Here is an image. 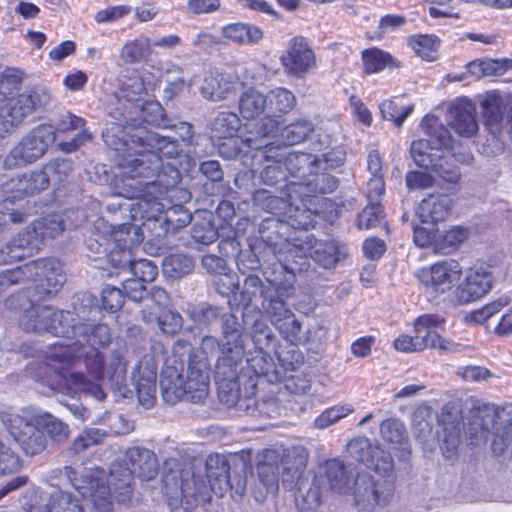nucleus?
<instances>
[{
  "label": "nucleus",
  "mask_w": 512,
  "mask_h": 512,
  "mask_svg": "<svg viewBox=\"0 0 512 512\" xmlns=\"http://www.w3.org/2000/svg\"><path fill=\"white\" fill-rule=\"evenodd\" d=\"M379 478L367 472L358 473L353 485L355 506L360 512H372L387 505L394 494L392 473L378 474Z\"/></svg>",
  "instance_id": "obj_16"
},
{
  "label": "nucleus",
  "mask_w": 512,
  "mask_h": 512,
  "mask_svg": "<svg viewBox=\"0 0 512 512\" xmlns=\"http://www.w3.org/2000/svg\"><path fill=\"white\" fill-rule=\"evenodd\" d=\"M241 121L233 112H220L211 123L212 137L222 139L235 136L240 129Z\"/></svg>",
  "instance_id": "obj_49"
},
{
  "label": "nucleus",
  "mask_w": 512,
  "mask_h": 512,
  "mask_svg": "<svg viewBox=\"0 0 512 512\" xmlns=\"http://www.w3.org/2000/svg\"><path fill=\"white\" fill-rule=\"evenodd\" d=\"M379 109L385 120L393 121L397 127H401L405 119L413 112L414 106L399 107L393 100H384Z\"/></svg>",
  "instance_id": "obj_59"
},
{
  "label": "nucleus",
  "mask_w": 512,
  "mask_h": 512,
  "mask_svg": "<svg viewBox=\"0 0 512 512\" xmlns=\"http://www.w3.org/2000/svg\"><path fill=\"white\" fill-rule=\"evenodd\" d=\"M251 165L255 162L261 164L265 162V166L260 172V178L264 184L275 186L282 181H286L287 173L282 165V154L273 153L272 144L268 141V146H263L258 152L251 156Z\"/></svg>",
  "instance_id": "obj_25"
},
{
  "label": "nucleus",
  "mask_w": 512,
  "mask_h": 512,
  "mask_svg": "<svg viewBox=\"0 0 512 512\" xmlns=\"http://www.w3.org/2000/svg\"><path fill=\"white\" fill-rule=\"evenodd\" d=\"M239 111L245 119L263 116L264 123H268L267 97L257 90L249 89L241 94Z\"/></svg>",
  "instance_id": "obj_39"
},
{
  "label": "nucleus",
  "mask_w": 512,
  "mask_h": 512,
  "mask_svg": "<svg viewBox=\"0 0 512 512\" xmlns=\"http://www.w3.org/2000/svg\"><path fill=\"white\" fill-rule=\"evenodd\" d=\"M0 192L1 195L4 197V201L9 202L20 200L27 196H31L22 174L6 181L1 186Z\"/></svg>",
  "instance_id": "obj_61"
},
{
  "label": "nucleus",
  "mask_w": 512,
  "mask_h": 512,
  "mask_svg": "<svg viewBox=\"0 0 512 512\" xmlns=\"http://www.w3.org/2000/svg\"><path fill=\"white\" fill-rule=\"evenodd\" d=\"M28 279L36 282L27 287L32 294L50 297L58 292L65 281L62 264L57 259L44 258L32 261L22 267L7 269L0 274V286H9Z\"/></svg>",
  "instance_id": "obj_9"
},
{
  "label": "nucleus",
  "mask_w": 512,
  "mask_h": 512,
  "mask_svg": "<svg viewBox=\"0 0 512 512\" xmlns=\"http://www.w3.org/2000/svg\"><path fill=\"white\" fill-rule=\"evenodd\" d=\"M361 54L364 71L367 74L378 73L385 68L399 67V63L391 54L379 48L365 49Z\"/></svg>",
  "instance_id": "obj_45"
},
{
  "label": "nucleus",
  "mask_w": 512,
  "mask_h": 512,
  "mask_svg": "<svg viewBox=\"0 0 512 512\" xmlns=\"http://www.w3.org/2000/svg\"><path fill=\"white\" fill-rule=\"evenodd\" d=\"M221 33L224 39L239 45H252L263 37L262 31L258 27L242 22L225 25L222 27Z\"/></svg>",
  "instance_id": "obj_40"
},
{
  "label": "nucleus",
  "mask_w": 512,
  "mask_h": 512,
  "mask_svg": "<svg viewBox=\"0 0 512 512\" xmlns=\"http://www.w3.org/2000/svg\"><path fill=\"white\" fill-rule=\"evenodd\" d=\"M19 454L7 443L0 440V475L13 474L22 468Z\"/></svg>",
  "instance_id": "obj_58"
},
{
  "label": "nucleus",
  "mask_w": 512,
  "mask_h": 512,
  "mask_svg": "<svg viewBox=\"0 0 512 512\" xmlns=\"http://www.w3.org/2000/svg\"><path fill=\"white\" fill-rule=\"evenodd\" d=\"M447 125L459 136L471 138L478 132L476 107L465 97L452 101L446 114Z\"/></svg>",
  "instance_id": "obj_22"
},
{
  "label": "nucleus",
  "mask_w": 512,
  "mask_h": 512,
  "mask_svg": "<svg viewBox=\"0 0 512 512\" xmlns=\"http://www.w3.org/2000/svg\"><path fill=\"white\" fill-rule=\"evenodd\" d=\"M493 432L491 448L494 454L508 453L512 457V414L491 404L479 406L471 412L469 435L475 444L486 441Z\"/></svg>",
  "instance_id": "obj_6"
},
{
  "label": "nucleus",
  "mask_w": 512,
  "mask_h": 512,
  "mask_svg": "<svg viewBox=\"0 0 512 512\" xmlns=\"http://www.w3.org/2000/svg\"><path fill=\"white\" fill-rule=\"evenodd\" d=\"M108 432L99 428L83 430L72 442L71 450L80 453L93 445L100 444L108 436Z\"/></svg>",
  "instance_id": "obj_57"
},
{
  "label": "nucleus",
  "mask_w": 512,
  "mask_h": 512,
  "mask_svg": "<svg viewBox=\"0 0 512 512\" xmlns=\"http://www.w3.org/2000/svg\"><path fill=\"white\" fill-rule=\"evenodd\" d=\"M160 312L159 314L158 312L142 310V319L147 324L157 323L161 332L169 336L175 335L182 329L183 319L178 312L170 308Z\"/></svg>",
  "instance_id": "obj_42"
},
{
  "label": "nucleus",
  "mask_w": 512,
  "mask_h": 512,
  "mask_svg": "<svg viewBox=\"0 0 512 512\" xmlns=\"http://www.w3.org/2000/svg\"><path fill=\"white\" fill-rule=\"evenodd\" d=\"M38 246L32 232L27 227L0 249V264H9L29 257Z\"/></svg>",
  "instance_id": "obj_30"
},
{
  "label": "nucleus",
  "mask_w": 512,
  "mask_h": 512,
  "mask_svg": "<svg viewBox=\"0 0 512 512\" xmlns=\"http://www.w3.org/2000/svg\"><path fill=\"white\" fill-rule=\"evenodd\" d=\"M347 449L352 458L373 469L377 474L393 472L394 462L390 454L379 446H373L368 438L357 437L352 439Z\"/></svg>",
  "instance_id": "obj_20"
},
{
  "label": "nucleus",
  "mask_w": 512,
  "mask_h": 512,
  "mask_svg": "<svg viewBox=\"0 0 512 512\" xmlns=\"http://www.w3.org/2000/svg\"><path fill=\"white\" fill-rule=\"evenodd\" d=\"M136 115L139 116L141 121L155 127L163 129L172 127L164 115L163 107L158 102H145L144 104H140L138 111H133L134 118ZM136 120H138L137 117ZM136 122L137 121L130 122L128 125H134Z\"/></svg>",
  "instance_id": "obj_48"
},
{
  "label": "nucleus",
  "mask_w": 512,
  "mask_h": 512,
  "mask_svg": "<svg viewBox=\"0 0 512 512\" xmlns=\"http://www.w3.org/2000/svg\"><path fill=\"white\" fill-rule=\"evenodd\" d=\"M262 308L273 326L276 324L278 319L282 321V319L286 318L288 314L292 313L286 303L272 293L269 296H265V299L262 302Z\"/></svg>",
  "instance_id": "obj_60"
},
{
  "label": "nucleus",
  "mask_w": 512,
  "mask_h": 512,
  "mask_svg": "<svg viewBox=\"0 0 512 512\" xmlns=\"http://www.w3.org/2000/svg\"><path fill=\"white\" fill-rule=\"evenodd\" d=\"M319 479L323 490H331L338 494H343L348 490V474L345 465L337 460L326 461L315 476Z\"/></svg>",
  "instance_id": "obj_32"
},
{
  "label": "nucleus",
  "mask_w": 512,
  "mask_h": 512,
  "mask_svg": "<svg viewBox=\"0 0 512 512\" xmlns=\"http://www.w3.org/2000/svg\"><path fill=\"white\" fill-rule=\"evenodd\" d=\"M55 141V129L41 124L31 129L9 151L3 161L6 169L23 168L40 160Z\"/></svg>",
  "instance_id": "obj_14"
},
{
  "label": "nucleus",
  "mask_w": 512,
  "mask_h": 512,
  "mask_svg": "<svg viewBox=\"0 0 512 512\" xmlns=\"http://www.w3.org/2000/svg\"><path fill=\"white\" fill-rule=\"evenodd\" d=\"M209 380L208 363L205 360L200 362L199 367L188 365L186 379L176 367L167 366L162 370L160 379L162 398L170 405L181 400L199 402L208 394Z\"/></svg>",
  "instance_id": "obj_8"
},
{
  "label": "nucleus",
  "mask_w": 512,
  "mask_h": 512,
  "mask_svg": "<svg viewBox=\"0 0 512 512\" xmlns=\"http://www.w3.org/2000/svg\"><path fill=\"white\" fill-rule=\"evenodd\" d=\"M222 142L218 144L219 154L226 159H234L242 156L246 158L250 152H258L263 146H268V139L261 134V136L250 133L245 137L229 136L222 138Z\"/></svg>",
  "instance_id": "obj_27"
},
{
  "label": "nucleus",
  "mask_w": 512,
  "mask_h": 512,
  "mask_svg": "<svg viewBox=\"0 0 512 512\" xmlns=\"http://www.w3.org/2000/svg\"><path fill=\"white\" fill-rule=\"evenodd\" d=\"M192 238L197 243L209 245L217 240L218 232L211 220L204 218L203 220L196 221L193 224Z\"/></svg>",
  "instance_id": "obj_63"
},
{
  "label": "nucleus",
  "mask_w": 512,
  "mask_h": 512,
  "mask_svg": "<svg viewBox=\"0 0 512 512\" xmlns=\"http://www.w3.org/2000/svg\"><path fill=\"white\" fill-rule=\"evenodd\" d=\"M233 90V83L224 74L218 71L205 73L203 83L200 86L202 96L211 101L226 99Z\"/></svg>",
  "instance_id": "obj_37"
},
{
  "label": "nucleus",
  "mask_w": 512,
  "mask_h": 512,
  "mask_svg": "<svg viewBox=\"0 0 512 512\" xmlns=\"http://www.w3.org/2000/svg\"><path fill=\"white\" fill-rule=\"evenodd\" d=\"M411 49L423 60L433 61L437 57L439 40L433 35L412 36L408 40Z\"/></svg>",
  "instance_id": "obj_51"
},
{
  "label": "nucleus",
  "mask_w": 512,
  "mask_h": 512,
  "mask_svg": "<svg viewBox=\"0 0 512 512\" xmlns=\"http://www.w3.org/2000/svg\"><path fill=\"white\" fill-rule=\"evenodd\" d=\"M421 127L427 138L415 140L411 144V155L415 164L437 172L447 182L456 183L460 179L459 171L456 168L445 170L439 163L442 149L454 151L449 130L435 116H425Z\"/></svg>",
  "instance_id": "obj_5"
},
{
  "label": "nucleus",
  "mask_w": 512,
  "mask_h": 512,
  "mask_svg": "<svg viewBox=\"0 0 512 512\" xmlns=\"http://www.w3.org/2000/svg\"><path fill=\"white\" fill-rule=\"evenodd\" d=\"M152 46L148 37H137L126 41L120 50V59L125 64L146 62L152 55Z\"/></svg>",
  "instance_id": "obj_43"
},
{
  "label": "nucleus",
  "mask_w": 512,
  "mask_h": 512,
  "mask_svg": "<svg viewBox=\"0 0 512 512\" xmlns=\"http://www.w3.org/2000/svg\"><path fill=\"white\" fill-rule=\"evenodd\" d=\"M67 223L61 214H50L36 220L28 228L38 245L46 239H54L66 229Z\"/></svg>",
  "instance_id": "obj_38"
},
{
  "label": "nucleus",
  "mask_w": 512,
  "mask_h": 512,
  "mask_svg": "<svg viewBox=\"0 0 512 512\" xmlns=\"http://www.w3.org/2000/svg\"><path fill=\"white\" fill-rule=\"evenodd\" d=\"M35 416L40 420L39 425L46 431L48 437L54 442L65 441L69 437V427L50 413L35 410Z\"/></svg>",
  "instance_id": "obj_50"
},
{
  "label": "nucleus",
  "mask_w": 512,
  "mask_h": 512,
  "mask_svg": "<svg viewBox=\"0 0 512 512\" xmlns=\"http://www.w3.org/2000/svg\"><path fill=\"white\" fill-rule=\"evenodd\" d=\"M40 105L41 96L37 92L21 93L10 100L7 116L20 123Z\"/></svg>",
  "instance_id": "obj_44"
},
{
  "label": "nucleus",
  "mask_w": 512,
  "mask_h": 512,
  "mask_svg": "<svg viewBox=\"0 0 512 512\" xmlns=\"http://www.w3.org/2000/svg\"><path fill=\"white\" fill-rule=\"evenodd\" d=\"M229 464L219 455L209 456L206 462L207 478L214 493L222 495L231 488Z\"/></svg>",
  "instance_id": "obj_36"
},
{
  "label": "nucleus",
  "mask_w": 512,
  "mask_h": 512,
  "mask_svg": "<svg viewBox=\"0 0 512 512\" xmlns=\"http://www.w3.org/2000/svg\"><path fill=\"white\" fill-rule=\"evenodd\" d=\"M144 94L145 85L138 75L121 81L119 94L115 96L120 107L117 106L115 112H109L111 117L117 121L116 124L119 128H125L126 124L136 121V118L133 117V111H138Z\"/></svg>",
  "instance_id": "obj_18"
},
{
  "label": "nucleus",
  "mask_w": 512,
  "mask_h": 512,
  "mask_svg": "<svg viewBox=\"0 0 512 512\" xmlns=\"http://www.w3.org/2000/svg\"><path fill=\"white\" fill-rule=\"evenodd\" d=\"M127 271L143 282H152L158 275L157 266L147 259H133Z\"/></svg>",
  "instance_id": "obj_64"
},
{
  "label": "nucleus",
  "mask_w": 512,
  "mask_h": 512,
  "mask_svg": "<svg viewBox=\"0 0 512 512\" xmlns=\"http://www.w3.org/2000/svg\"><path fill=\"white\" fill-rule=\"evenodd\" d=\"M116 218L113 219L114 223H109L103 218H98L95 221V228L97 230H109L112 244L106 256L111 265L120 270H128L132 260V249L139 245L143 239L144 234L142 228L137 223H117Z\"/></svg>",
  "instance_id": "obj_12"
},
{
  "label": "nucleus",
  "mask_w": 512,
  "mask_h": 512,
  "mask_svg": "<svg viewBox=\"0 0 512 512\" xmlns=\"http://www.w3.org/2000/svg\"><path fill=\"white\" fill-rule=\"evenodd\" d=\"M194 268L193 259L186 254H171L162 262L163 274L172 279H180L189 274Z\"/></svg>",
  "instance_id": "obj_47"
},
{
  "label": "nucleus",
  "mask_w": 512,
  "mask_h": 512,
  "mask_svg": "<svg viewBox=\"0 0 512 512\" xmlns=\"http://www.w3.org/2000/svg\"><path fill=\"white\" fill-rule=\"evenodd\" d=\"M461 275L460 263L454 259H448L422 267L417 271L416 278L427 293L442 295L455 287Z\"/></svg>",
  "instance_id": "obj_17"
},
{
  "label": "nucleus",
  "mask_w": 512,
  "mask_h": 512,
  "mask_svg": "<svg viewBox=\"0 0 512 512\" xmlns=\"http://www.w3.org/2000/svg\"><path fill=\"white\" fill-rule=\"evenodd\" d=\"M244 355V345L222 346L214 370L219 399L227 407H234L239 412L252 416L267 415L266 406L272 403H259L254 397L256 382L253 377L246 380L244 368L238 370Z\"/></svg>",
  "instance_id": "obj_3"
},
{
  "label": "nucleus",
  "mask_w": 512,
  "mask_h": 512,
  "mask_svg": "<svg viewBox=\"0 0 512 512\" xmlns=\"http://www.w3.org/2000/svg\"><path fill=\"white\" fill-rule=\"evenodd\" d=\"M505 106L502 96L496 92L486 94L481 102L484 124L493 136L500 135L502 131Z\"/></svg>",
  "instance_id": "obj_35"
},
{
  "label": "nucleus",
  "mask_w": 512,
  "mask_h": 512,
  "mask_svg": "<svg viewBox=\"0 0 512 512\" xmlns=\"http://www.w3.org/2000/svg\"><path fill=\"white\" fill-rule=\"evenodd\" d=\"M141 406L150 409L156 402L157 364L152 355H144L132 373Z\"/></svg>",
  "instance_id": "obj_21"
},
{
  "label": "nucleus",
  "mask_w": 512,
  "mask_h": 512,
  "mask_svg": "<svg viewBox=\"0 0 512 512\" xmlns=\"http://www.w3.org/2000/svg\"><path fill=\"white\" fill-rule=\"evenodd\" d=\"M314 130L313 124L308 120H298L286 126L281 131L284 145L292 146L303 142Z\"/></svg>",
  "instance_id": "obj_53"
},
{
  "label": "nucleus",
  "mask_w": 512,
  "mask_h": 512,
  "mask_svg": "<svg viewBox=\"0 0 512 512\" xmlns=\"http://www.w3.org/2000/svg\"><path fill=\"white\" fill-rule=\"evenodd\" d=\"M60 386L64 393L73 397L79 394H86L99 401L104 400L106 397V393L102 387L98 383L87 378V376L82 372H69L68 374H63Z\"/></svg>",
  "instance_id": "obj_31"
},
{
  "label": "nucleus",
  "mask_w": 512,
  "mask_h": 512,
  "mask_svg": "<svg viewBox=\"0 0 512 512\" xmlns=\"http://www.w3.org/2000/svg\"><path fill=\"white\" fill-rule=\"evenodd\" d=\"M452 207L453 201L448 195L430 194L419 203L416 215L422 223L435 225L448 218Z\"/></svg>",
  "instance_id": "obj_29"
},
{
  "label": "nucleus",
  "mask_w": 512,
  "mask_h": 512,
  "mask_svg": "<svg viewBox=\"0 0 512 512\" xmlns=\"http://www.w3.org/2000/svg\"><path fill=\"white\" fill-rule=\"evenodd\" d=\"M44 298L43 296L32 294L31 289H24L9 297L6 305L23 313L20 325L25 331L34 333L49 332L57 337H61V334L55 333L53 329L34 328L37 325L59 326L60 323L69 325V323L74 322V314L69 311L58 312L52 307L39 305L38 302Z\"/></svg>",
  "instance_id": "obj_10"
},
{
  "label": "nucleus",
  "mask_w": 512,
  "mask_h": 512,
  "mask_svg": "<svg viewBox=\"0 0 512 512\" xmlns=\"http://www.w3.org/2000/svg\"><path fill=\"white\" fill-rule=\"evenodd\" d=\"M468 238V230L463 227L455 226L447 230L439 239L436 240L435 248L442 254H450Z\"/></svg>",
  "instance_id": "obj_54"
},
{
  "label": "nucleus",
  "mask_w": 512,
  "mask_h": 512,
  "mask_svg": "<svg viewBox=\"0 0 512 512\" xmlns=\"http://www.w3.org/2000/svg\"><path fill=\"white\" fill-rule=\"evenodd\" d=\"M244 373L246 380L253 377L256 383L259 377H265L269 383H275L281 379V374L277 370L272 356L259 346H255V349L248 353Z\"/></svg>",
  "instance_id": "obj_28"
},
{
  "label": "nucleus",
  "mask_w": 512,
  "mask_h": 512,
  "mask_svg": "<svg viewBox=\"0 0 512 512\" xmlns=\"http://www.w3.org/2000/svg\"><path fill=\"white\" fill-rule=\"evenodd\" d=\"M308 452L302 447L288 449L282 459L283 482L294 483L298 486V494L295 497L299 510L309 512L317 509L321 502L323 490L319 479L314 478L308 490L302 491L301 481L308 463Z\"/></svg>",
  "instance_id": "obj_13"
},
{
  "label": "nucleus",
  "mask_w": 512,
  "mask_h": 512,
  "mask_svg": "<svg viewBox=\"0 0 512 512\" xmlns=\"http://www.w3.org/2000/svg\"><path fill=\"white\" fill-rule=\"evenodd\" d=\"M38 329L50 328L62 338H74L54 343L47 354L49 364L58 362L72 366L83 362L87 374L96 381L107 378L112 385L121 387L126 380L127 360L122 349L112 350L106 359L102 349L112 341V332L106 324L74 322L59 326L37 325Z\"/></svg>",
  "instance_id": "obj_2"
},
{
  "label": "nucleus",
  "mask_w": 512,
  "mask_h": 512,
  "mask_svg": "<svg viewBox=\"0 0 512 512\" xmlns=\"http://www.w3.org/2000/svg\"><path fill=\"white\" fill-rule=\"evenodd\" d=\"M442 434L439 436V446L444 458L453 460L458 456V448L461 442V416H445L441 417Z\"/></svg>",
  "instance_id": "obj_33"
},
{
  "label": "nucleus",
  "mask_w": 512,
  "mask_h": 512,
  "mask_svg": "<svg viewBox=\"0 0 512 512\" xmlns=\"http://www.w3.org/2000/svg\"><path fill=\"white\" fill-rule=\"evenodd\" d=\"M124 462L111 469L107 487L113 492L118 502H125L131 495V481L136 477L142 481L153 479L158 472V462L153 451L139 446L129 448L125 452Z\"/></svg>",
  "instance_id": "obj_7"
},
{
  "label": "nucleus",
  "mask_w": 512,
  "mask_h": 512,
  "mask_svg": "<svg viewBox=\"0 0 512 512\" xmlns=\"http://www.w3.org/2000/svg\"><path fill=\"white\" fill-rule=\"evenodd\" d=\"M280 62L289 76L302 77L317 65L316 55L303 37L292 38Z\"/></svg>",
  "instance_id": "obj_19"
},
{
  "label": "nucleus",
  "mask_w": 512,
  "mask_h": 512,
  "mask_svg": "<svg viewBox=\"0 0 512 512\" xmlns=\"http://www.w3.org/2000/svg\"><path fill=\"white\" fill-rule=\"evenodd\" d=\"M254 200L260 207L272 214L283 212L289 213V216L292 217V204H288V201L284 200L283 198L271 195L267 190L256 191L254 194Z\"/></svg>",
  "instance_id": "obj_55"
},
{
  "label": "nucleus",
  "mask_w": 512,
  "mask_h": 512,
  "mask_svg": "<svg viewBox=\"0 0 512 512\" xmlns=\"http://www.w3.org/2000/svg\"><path fill=\"white\" fill-rule=\"evenodd\" d=\"M347 255V246L335 240L317 242L312 253L313 259L322 267L330 269Z\"/></svg>",
  "instance_id": "obj_41"
},
{
  "label": "nucleus",
  "mask_w": 512,
  "mask_h": 512,
  "mask_svg": "<svg viewBox=\"0 0 512 512\" xmlns=\"http://www.w3.org/2000/svg\"><path fill=\"white\" fill-rule=\"evenodd\" d=\"M268 123L262 124L258 134H263L267 139L278 124V118L289 113L296 105L295 95L284 87H277L270 90L267 95Z\"/></svg>",
  "instance_id": "obj_24"
},
{
  "label": "nucleus",
  "mask_w": 512,
  "mask_h": 512,
  "mask_svg": "<svg viewBox=\"0 0 512 512\" xmlns=\"http://www.w3.org/2000/svg\"><path fill=\"white\" fill-rule=\"evenodd\" d=\"M445 324V319L439 314H423L414 320L413 327L415 333L418 335L427 336V347L437 349L440 351H452V342L444 339L438 330Z\"/></svg>",
  "instance_id": "obj_26"
},
{
  "label": "nucleus",
  "mask_w": 512,
  "mask_h": 512,
  "mask_svg": "<svg viewBox=\"0 0 512 512\" xmlns=\"http://www.w3.org/2000/svg\"><path fill=\"white\" fill-rule=\"evenodd\" d=\"M380 434L384 442L393 449L401 446L403 451L407 448V433L405 425L396 418H389L380 424Z\"/></svg>",
  "instance_id": "obj_46"
},
{
  "label": "nucleus",
  "mask_w": 512,
  "mask_h": 512,
  "mask_svg": "<svg viewBox=\"0 0 512 512\" xmlns=\"http://www.w3.org/2000/svg\"><path fill=\"white\" fill-rule=\"evenodd\" d=\"M493 276L484 266L469 268L457 289V298L461 303L474 302L484 297L491 289Z\"/></svg>",
  "instance_id": "obj_23"
},
{
  "label": "nucleus",
  "mask_w": 512,
  "mask_h": 512,
  "mask_svg": "<svg viewBox=\"0 0 512 512\" xmlns=\"http://www.w3.org/2000/svg\"><path fill=\"white\" fill-rule=\"evenodd\" d=\"M434 413L429 409H418L412 416V432L426 452H433L436 447L433 424Z\"/></svg>",
  "instance_id": "obj_34"
},
{
  "label": "nucleus",
  "mask_w": 512,
  "mask_h": 512,
  "mask_svg": "<svg viewBox=\"0 0 512 512\" xmlns=\"http://www.w3.org/2000/svg\"><path fill=\"white\" fill-rule=\"evenodd\" d=\"M102 137L118 153L122 150L120 146H127L121 154L120 172L111 182V191L116 196L136 201L109 204L107 210L110 213L116 215L119 211L123 219L136 223L144 213L152 217L162 209L157 195L181 194L180 199L188 198V191L177 186L179 170L163 161V158H175L179 153L177 142L170 136L139 128L130 135V143L110 140L108 131L103 132Z\"/></svg>",
  "instance_id": "obj_1"
},
{
  "label": "nucleus",
  "mask_w": 512,
  "mask_h": 512,
  "mask_svg": "<svg viewBox=\"0 0 512 512\" xmlns=\"http://www.w3.org/2000/svg\"><path fill=\"white\" fill-rule=\"evenodd\" d=\"M0 421L25 455L36 456L47 449L48 437L39 425L35 410L1 411Z\"/></svg>",
  "instance_id": "obj_11"
},
{
  "label": "nucleus",
  "mask_w": 512,
  "mask_h": 512,
  "mask_svg": "<svg viewBox=\"0 0 512 512\" xmlns=\"http://www.w3.org/2000/svg\"><path fill=\"white\" fill-rule=\"evenodd\" d=\"M221 321L224 338L222 346L244 345L241 324L238 322L237 317L226 313L222 315Z\"/></svg>",
  "instance_id": "obj_56"
},
{
  "label": "nucleus",
  "mask_w": 512,
  "mask_h": 512,
  "mask_svg": "<svg viewBox=\"0 0 512 512\" xmlns=\"http://www.w3.org/2000/svg\"><path fill=\"white\" fill-rule=\"evenodd\" d=\"M222 345L218 342V340L213 336H205L202 339L201 347L198 351L193 353V356L190 357V361L188 365L194 364L195 366L199 367L200 362L202 360H205L208 363V376L210 375V360L209 357L213 356L215 353H217L218 350L221 351Z\"/></svg>",
  "instance_id": "obj_62"
},
{
  "label": "nucleus",
  "mask_w": 512,
  "mask_h": 512,
  "mask_svg": "<svg viewBox=\"0 0 512 512\" xmlns=\"http://www.w3.org/2000/svg\"><path fill=\"white\" fill-rule=\"evenodd\" d=\"M353 412L354 407L349 403L329 407L314 419V427L319 430L326 429Z\"/></svg>",
  "instance_id": "obj_52"
},
{
  "label": "nucleus",
  "mask_w": 512,
  "mask_h": 512,
  "mask_svg": "<svg viewBox=\"0 0 512 512\" xmlns=\"http://www.w3.org/2000/svg\"><path fill=\"white\" fill-rule=\"evenodd\" d=\"M67 477L82 497L58 490L50 495L45 512H112L110 488L104 483V471L84 469L81 479L71 467H65Z\"/></svg>",
  "instance_id": "obj_4"
},
{
  "label": "nucleus",
  "mask_w": 512,
  "mask_h": 512,
  "mask_svg": "<svg viewBox=\"0 0 512 512\" xmlns=\"http://www.w3.org/2000/svg\"><path fill=\"white\" fill-rule=\"evenodd\" d=\"M180 196L181 194H174L172 197L165 194L162 196L157 195L156 197L158 198L162 209L155 212L152 217H149L148 213H144L142 215L138 220L141 221V224L139 225L141 226L142 231H151L156 239H161L167 234L174 233L187 226L192 220L191 212L181 204L167 206V204L171 203L173 199H177L181 202H185L190 199L189 192L188 198L185 200L180 199Z\"/></svg>",
  "instance_id": "obj_15"
}]
</instances>
